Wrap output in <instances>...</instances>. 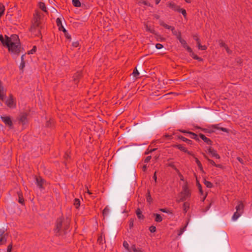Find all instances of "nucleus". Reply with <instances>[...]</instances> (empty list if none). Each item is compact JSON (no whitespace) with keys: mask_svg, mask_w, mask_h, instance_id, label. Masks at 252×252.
Instances as JSON below:
<instances>
[{"mask_svg":"<svg viewBox=\"0 0 252 252\" xmlns=\"http://www.w3.org/2000/svg\"><path fill=\"white\" fill-rule=\"evenodd\" d=\"M4 39L2 35L0 34V41L3 45L6 46L9 52L13 55H18L20 52V45L19 42L18 36L14 34L8 37L5 36Z\"/></svg>","mask_w":252,"mask_h":252,"instance_id":"nucleus-1","label":"nucleus"},{"mask_svg":"<svg viewBox=\"0 0 252 252\" xmlns=\"http://www.w3.org/2000/svg\"><path fill=\"white\" fill-rule=\"evenodd\" d=\"M69 220L67 219H64L61 218H59L56 221L55 231L56 233L65 232L69 228Z\"/></svg>","mask_w":252,"mask_h":252,"instance_id":"nucleus-2","label":"nucleus"},{"mask_svg":"<svg viewBox=\"0 0 252 252\" xmlns=\"http://www.w3.org/2000/svg\"><path fill=\"white\" fill-rule=\"evenodd\" d=\"M40 15L38 12H36L34 14L32 25L31 28V31L35 35L38 36L40 34L39 26L40 24Z\"/></svg>","mask_w":252,"mask_h":252,"instance_id":"nucleus-3","label":"nucleus"},{"mask_svg":"<svg viewBox=\"0 0 252 252\" xmlns=\"http://www.w3.org/2000/svg\"><path fill=\"white\" fill-rule=\"evenodd\" d=\"M190 191L189 189L187 184L185 183L182 187V190L179 195V199L177 200L178 202H182L190 196Z\"/></svg>","mask_w":252,"mask_h":252,"instance_id":"nucleus-4","label":"nucleus"},{"mask_svg":"<svg viewBox=\"0 0 252 252\" xmlns=\"http://www.w3.org/2000/svg\"><path fill=\"white\" fill-rule=\"evenodd\" d=\"M5 104L9 108H15L16 106V103L12 95H10L9 97L5 101Z\"/></svg>","mask_w":252,"mask_h":252,"instance_id":"nucleus-5","label":"nucleus"},{"mask_svg":"<svg viewBox=\"0 0 252 252\" xmlns=\"http://www.w3.org/2000/svg\"><path fill=\"white\" fill-rule=\"evenodd\" d=\"M1 119L3 121V122L6 125H7L9 128H11L12 127V122L11 120V118L9 116H1Z\"/></svg>","mask_w":252,"mask_h":252,"instance_id":"nucleus-6","label":"nucleus"},{"mask_svg":"<svg viewBox=\"0 0 252 252\" xmlns=\"http://www.w3.org/2000/svg\"><path fill=\"white\" fill-rule=\"evenodd\" d=\"M7 234L4 233L3 230H0V245L5 243L7 240Z\"/></svg>","mask_w":252,"mask_h":252,"instance_id":"nucleus-7","label":"nucleus"},{"mask_svg":"<svg viewBox=\"0 0 252 252\" xmlns=\"http://www.w3.org/2000/svg\"><path fill=\"white\" fill-rule=\"evenodd\" d=\"M208 152L212 157H215L217 159L220 158V156L217 154V151L211 147L208 149Z\"/></svg>","mask_w":252,"mask_h":252,"instance_id":"nucleus-8","label":"nucleus"},{"mask_svg":"<svg viewBox=\"0 0 252 252\" xmlns=\"http://www.w3.org/2000/svg\"><path fill=\"white\" fill-rule=\"evenodd\" d=\"M244 205L242 201H239L238 202V204L236 207V211L241 212V213H243Z\"/></svg>","mask_w":252,"mask_h":252,"instance_id":"nucleus-9","label":"nucleus"},{"mask_svg":"<svg viewBox=\"0 0 252 252\" xmlns=\"http://www.w3.org/2000/svg\"><path fill=\"white\" fill-rule=\"evenodd\" d=\"M199 136L206 144L209 145H212V141L209 138L206 137L204 134L200 133Z\"/></svg>","mask_w":252,"mask_h":252,"instance_id":"nucleus-10","label":"nucleus"},{"mask_svg":"<svg viewBox=\"0 0 252 252\" xmlns=\"http://www.w3.org/2000/svg\"><path fill=\"white\" fill-rule=\"evenodd\" d=\"M211 128L214 129H217L222 130L223 132H228V129L224 127H220L219 126V125H213L210 126Z\"/></svg>","mask_w":252,"mask_h":252,"instance_id":"nucleus-11","label":"nucleus"},{"mask_svg":"<svg viewBox=\"0 0 252 252\" xmlns=\"http://www.w3.org/2000/svg\"><path fill=\"white\" fill-rule=\"evenodd\" d=\"M27 115L26 113L21 114L20 116L19 121L23 124L27 122Z\"/></svg>","mask_w":252,"mask_h":252,"instance_id":"nucleus-12","label":"nucleus"},{"mask_svg":"<svg viewBox=\"0 0 252 252\" xmlns=\"http://www.w3.org/2000/svg\"><path fill=\"white\" fill-rule=\"evenodd\" d=\"M169 7L174 11H178L179 10L180 6L176 5L175 3L171 2L168 4Z\"/></svg>","mask_w":252,"mask_h":252,"instance_id":"nucleus-13","label":"nucleus"},{"mask_svg":"<svg viewBox=\"0 0 252 252\" xmlns=\"http://www.w3.org/2000/svg\"><path fill=\"white\" fill-rule=\"evenodd\" d=\"M36 184L40 188H42L44 180L41 177H39L36 178Z\"/></svg>","mask_w":252,"mask_h":252,"instance_id":"nucleus-14","label":"nucleus"},{"mask_svg":"<svg viewBox=\"0 0 252 252\" xmlns=\"http://www.w3.org/2000/svg\"><path fill=\"white\" fill-rule=\"evenodd\" d=\"M136 214L137 216V218L139 219L143 220L144 219V216L142 214V212L141 211L139 208H137L136 210Z\"/></svg>","mask_w":252,"mask_h":252,"instance_id":"nucleus-15","label":"nucleus"},{"mask_svg":"<svg viewBox=\"0 0 252 252\" xmlns=\"http://www.w3.org/2000/svg\"><path fill=\"white\" fill-rule=\"evenodd\" d=\"M153 215L155 217V220L156 222H160L162 220V218L160 215L158 214H154Z\"/></svg>","mask_w":252,"mask_h":252,"instance_id":"nucleus-16","label":"nucleus"},{"mask_svg":"<svg viewBox=\"0 0 252 252\" xmlns=\"http://www.w3.org/2000/svg\"><path fill=\"white\" fill-rule=\"evenodd\" d=\"M242 214L241 212H239L236 211L234 213V215L232 216V220H236Z\"/></svg>","mask_w":252,"mask_h":252,"instance_id":"nucleus-17","label":"nucleus"},{"mask_svg":"<svg viewBox=\"0 0 252 252\" xmlns=\"http://www.w3.org/2000/svg\"><path fill=\"white\" fill-rule=\"evenodd\" d=\"M38 6H39V8L42 11H43L44 12H47L46 7L45 4L44 2H39Z\"/></svg>","mask_w":252,"mask_h":252,"instance_id":"nucleus-18","label":"nucleus"},{"mask_svg":"<svg viewBox=\"0 0 252 252\" xmlns=\"http://www.w3.org/2000/svg\"><path fill=\"white\" fill-rule=\"evenodd\" d=\"M159 24L167 29L171 30L172 28H173V27H171L170 26L167 25L164 22H163V21H161L159 22Z\"/></svg>","mask_w":252,"mask_h":252,"instance_id":"nucleus-19","label":"nucleus"},{"mask_svg":"<svg viewBox=\"0 0 252 252\" xmlns=\"http://www.w3.org/2000/svg\"><path fill=\"white\" fill-rule=\"evenodd\" d=\"M175 147H177L178 149L180 150L181 151H182L184 152H187V149H186V148H185V147H184L183 145H182L181 144L176 145L175 146Z\"/></svg>","mask_w":252,"mask_h":252,"instance_id":"nucleus-20","label":"nucleus"},{"mask_svg":"<svg viewBox=\"0 0 252 252\" xmlns=\"http://www.w3.org/2000/svg\"><path fill=\"white\" fill-rule=\"evenodd\" d=\"M195 162H196V164H197L198 168L201 171L203 172V166H202L200 161L196 158H195Z\"/></svg>","mask_w":252,"mask_h":252,"instance_id":"nucleus-21","label":"nucleus"},{"mask_svg":"<svg viewBox=\"0 0 252 252\" xmlns=\"http://www.w3.org/2000/svg\"><path fill=\"white\" fill-rule=\"evenodd\" d=\"M131 249H132L133 252H143V251L141 249L136 248V246L135 245H133L131 247Z\"/></svg>","mask_w":252,"mask_h":252,"instance_id":"nucleus-22","label":"nucleus"},{"mask_svg":"<svg viewBox=\"0 0 252 252\" xmlns=\"http://www.w3.org/2000/svg\"><path fill=\"white\" fill-rule=\"evenodd\" d=\"M188 133L190 135L191 138L195 139L196 140H199L198 136L195 133L192 132H189Z\"/></svg>","mask_w":252,"mask_h":252,"instance_id":"nucleus-23","label":"nucleus"},{"mask_svg":"<svg viewBox=\"0 0 252 252\" xmlns=\"http://www.w3.org/2000/svg\"><path fill=\"white\" fill-rule=\"evenodd\" d=\"M145 30L146 31H148L151 33H155V30H154V28L150 27L147 25H145Z\"/></svg>","mask_w":252,"mask_h":252,"instance_id":"nucleus-24","label":"nucleus"},{"mask_svg":"<svg viewBox=\"0 0 252 252\" xmlns=\"http://www.w3.org/2000/svg\"><path fill=\"white\" fill-rule=\"evenodd\" d=\"M72 3L75 7L81 6V2L79 0H72Z\"/></svg>","mask_w":252,"mask_h":252,"instance_id":"nucleus-25","label":"nucleus"},{"mask_svg":"<svg viewBox=\"0 0 252 252\" xmlns=\"http://www.w3.org/2000/svg\"><path fill=\"white\" fill-rule=\"evenodd\" d=\"M189 208V203H188L187 202H185L183 205V208H184V210L185 211V212H187L188 211Z\"/></svg>","mask_w":252,"mask_h":252,"instance_id":"nucleus-26","label":"nucleus"},{"mask_svg":"<svg viewBox=\"0 0 252 252\" xmlns=\"http://www.w3.org/2000/svg\"><path fill=\"white\" fill-rule=\"evenodd\" d=\"M178 12H181L183 15L184 16V17L186 18L187 17V12H186V10L183 8H181L180 7L179 8V10H178Z\"/></svg>","mask_w":252,"mask_h":252,"instance_id":"nucleus-27","label":"nucleus"},{"mask_svg":"<svg viewBox=\"0 0 252 252\" xmlns=\"http://www.w3.org/2000/svg\"><path fill=\"white\" fill-rule=\"evenodd\" d=\"M56 23L57 26L59 27V30H62L61 27L62 26L61 20L58 18L56 20Z\"/></svg>","mask_w":252,"mask_h":252,"instance_id":"nucleus-28","label":"nucleus"},{"mask_svg":"<svg viewBox=\"0 0 252 252\" xmlns=\"http://www.w3.org/2000/svg\"><path fill=\"white\" fill-rule=\"evenodd\" d=\"M74 205L76 208H78L80 205V201L79 199L75 198L74 201Z\"/></svg>","mask_w":252,"mask_h":252,"instance_id":"nucleus-29","label":"nucleus"},{"mask_svg":"<svg viewBox=\"0 0 252 252\" xmlns=\"http://www.w3.org/2000/svg\"><path fill=\"white\" fill-rule=\"evenodd\" d=\"M198 49L201 50H205L207 49V47L205 45H201L200 43V42L198 41V43H197Z\"/></svg>","mask_w":252,"mask_h":252,"instance_id":"nucleus-30","label":"nucleus"},{"mask_svg":"<svg viewBox=\"0 0 252 252\" xmlns=\"http://www.w3.org/2000/svg\"><path fill=\"white\" fill-rule=\"evenodd\" d=\"M205 158L208 160V162L213 166L216 165V163L212 159L209 158L206 156H204Z\"/></svg>","mask_w":252,"mask_h":252,"instance_id":"nucleus-31","label":"nucleus"},{"mask_svg":"<svg viewBox=\"0 0 252 252\" xmlns=\"http://www.w3.org/2000/svg\"><path fill=\"white\" fill-rule=\"evenodd\" d=\"M220 46H222V47H223L225 48L226 51L228 54L231 53V52L230 51V50L229 49L228 47L225 44V43H220Z\"/></svg>","mask_w":252,"mask_h":252,"instance_id":"nucleus-32","label":"nucleus"},{"mask_svg":"<svg viewBox=\"0 0 252 252\" xmlns=\"http://www.w3.org/2000/svg\"><path fill=\"white\" fill-rule=\"evenodd\" d=\"M204 184L205 185V186L207 187V188H211L213 186V184L212 183H211L209 181H206V180H205L204 181Z\"/></svg>","mask_w":252,"mask_h":252,"instance_id":"nucleus-33","label":"nucleus"},{"mask_svg":"<svg viewBox=\"0 0 252 252\" xmlns=\"http://www.w3.org/2000/svg\"><path fill=\"white\" fill-rule=\"evenodd\" d=\"M132 74L133 75L134 77L137 78L138 77V76H139V72L138 71V70H137L136 68H135L133 71V73H132Z\"/></svg>","mask_w":252,"mask_h":252,"instance_id":"nucleus-34","label":"nucleus"},{"mask_svg":"<svg viewBox=\"0 0 252 252\" xmlns=\"http://www.w3.org/2000/svg\"><path fill=\"white\" fill-rule=\"evenodd\" d=\"M181 139L183 141H185V142H187L188 144H191V143H192V141L189 139H188L187 138L184 137H183L182 136L181 137Z\"/></svg>","mask_w":252,"mask_h":252,"instance_id":"nucleus-35","label":"nucleus"},{"mask_svg":"<svg viewBox=\"0 0 252 252\" xmlns=\"http://www.w3.org/2000/svg\"><path fill=\"white\" fill-rule=\"evenodd\" d=\"M186 227H187V226L186 225L184 227H183L180 229L179 233H178L179 236L181 235L183 233V232L186 230Z\"/></svg>","mask_w":252,"mask_h":252,"instance_id":"nucleus-36","label":"nucleus"},{"mask_svg":"<svg viewBox=\"0 0 252 252\" xmlns=\"http://www.w3.org/2000/svg\"><path fill=\"white\" fill-rule=\"evenodd\" d=\"M36 47L35 46H34L32 50L28 51V54H32L34 53L36 51Z\"/></svg>","mask_w":252,"mask_h":252,"instance_id":"nucleus-37","label":"nucleus"},{"mask_svg":"<svg viewBox=\"0 0 252 252\" xmlns=\"http://www.w3.org/2000/svg\"><path fill=\"white\" fill-rule=\"evenodd\" d=\"M175 170L178 172L180 179L181 181H184V176L181 174V173L179 172V171L177 168H175Z\"/></svg>","mask_w":252,"mask_h":252,"instance_id":"nucleus-38","label":"nucleus"},{"mask_svg":"<svg viewBox=\"0 0 252 252\" xmlns=\"http://www.w3.org/2000/svg\"><path fill=\"white\" fill-rule=\"evenodd\" d=\"M147 201L149 203H151L152 201V198L149 192H148V195L147 196Z\"/></svg>","mask_w":252,"mask_h":252,"instance_id":"nucleus-39","label":"nucleus"},{"mask_svg":"<svg viewBox=\"0 0 252 252\" xmlns=\"http://www.w3.org/2000/svg\"><path fill=\"white\" fill-rule=\"evenodd\" d=\"M179 41L181 43V44L184 46V47H186L187 46V42L184 39H181L179 40Z\"/></svg>","mask_w":252,"mask_h":252,"instance_id":"nucleus-40","label":"nucleus"},{"mask_svg":"<svg viewBox=\"0 0 252 252\" xmlns=\"http://www.w3.org/2000/svg\"><path fill=\"white\" fill-rule=\"evenodd\" d=\"M171 31L172 32V33L175 35L176 36H177V35L178 34V33H180L181 32H178L177 31H176L175 30V28L173 27V28H172V30H171Z\"/></svg>","mask_w":252,"mask_h":252,"instance_id":"nucleus-41","label":"nucleus"},{"mask_svg":"<svg viewBox=\"0 0 252 252\" xmlns=\"http://www.w3.org/2000/svg\"><path fill=\"white\" fill-rule=\"evenodd\" d=\"M24 202V200L22 197V195L19 194V202L21 204H23Z\"/></svg>","mask_w":252,"mask_h":252,"instance_id":"nucleus-42","label":"nucleus"},{"mask_svg":"<svg viewBox=\"0 0 252 252\" xmlns=\"http://www.w3.org/2000/svg\"><path fill=\"white\" fill-rule=\"evenodd\" d=\"M123 246L127 250H129V245L127 242L124 241L123 243Z\"/></svg>","mask_w":252,"mask_h":252,"instance_id":"nucleus-43","label":"nucleus"},{"mask_svg":"<svg viewBox=\"0 0 252 252\" xmlns=\"http://www.w3.org/2000/svg\"><path fill=\"white\" fill-rule=\"evenodd\" d=\"M149 230L150 231V232H151L152 233L156 232V226H150L149 228Z\"/></svg>","mask_w":252,"mask_h":252,"instance_id":"nucleus-44","label":"nucleus"},{"mask_svg":"<svg viewBox=\"0 0 252 252\" xmlns=\"http://www.w3.org/2000/svg\"><path fill=\"white\" fill-rule=\"evenodd\" d=\"M156 47L158 49H160L163 48V45L161 44L160 43H157L156 45Z\"/></svg>","mask_w":252,"mask_h":252,"instance_id":"nucleus-45","label":"nucleus"},{"mask_svg":"<svg viewBox=\"0 0 252 252\" xmlns=\"http://www.w3.org/2000/svg\"><path fill=\"white\" fill-rule=\"evenodd\" d=\"M133 223H134V220L133 219H131L129 221V227L131 228L132 227H133Z\"/></svg>","mask_w":252,"mask_h":252,"instance_id":"nucleus-46","label":"nucleus"},{"mask_svg":"<svg viewBox=\"0 0 252 252\" xmlns=\"http://www.w3.org/2000/svg\"><path fill=\"white\" fill-rule=\"evenodd\" d=\"M197 186H198V189L199 190L200 193L201 194H203V191H202V188H201V185L199 183H198L197 184Z\"/></svg>","mask_w":252,"mask_h":252,"instance_id":"nucleus-47","label":"nucleus"},{"mask_svg":"<svg viewBox=\"0 0 252 252\" xmlns=\"http://www.w3.org/2000/svg\"><path fill=\"white\" fill-rule=\"evenodd\" d=\"M151 159V156H148L147 157H146V158L144 160V162L145 163H148L150 160V159Z\"/></svg>","mask_w":252,"mask_h":252,"instance_id":"nucleus-48","label":"nucleus"},{"mask_svg":"<svg viewBox=\"0 0 252 252\" xmlns=\"http://www.w3.org/2000/svg\"><path fill=\"white\" fill-rule=\"evenodd\" d=\"M12 245L11 244L8 245V246L7 247V252H11V251L12 249Z\"/></svg>","mask_w":252,"mask_h":252,"instance_id":"nucleus-49","label":"nucleus"},{"mask_svg":"<svg viewBox=\"0 0 252 252\" xmlns=\"http://www.w3.org/2000/svg\"><path fill=\"white\" fill-rule=\"evenodd\" d=\"M25 63L24 61H22L21 62V63L20 65V69H23L24 67H25Z\"/></svg>","mask_w":252,"mask_h":252,"instance_id":"nucleus-50","label":"nucleus"},{"mask_svg":"<svg viewBox=\"0 0 252 252\" xmlns=\"http://www.w3.org/2000/svg\"><path fill=\"white\" fill-rule=\"evenodd\" d=\"M54 123L53 120H50L49 122H47V126H51V124Z\"/></svg>","mask_w":252,"mask_h":252,"instance_id":"nucleus-51","label":"nucleus"},{"mask_svg":"<svg viewBox=\"0 0 252 252\" xmlns=\"http://www.w3.org/2000/svg\"><path fill=\"white\" fill-rule=\"evenodd\" d=\"M185 48L187 49V51L189 52H192V49L189 46H188V45H187V46L186 47H185Z\"/></svg>","mask_w":252,"mask_h":252,"instance_id":"nucleus-52","label":"nucleus"},{"mask_svg":"<svg viewBox=\"0 0 252 252\" xmlns=\"http://www.w3.org/2000/svg\"><path fill=\"white\" fill-rule=\"evenodd\" d=\"M176 37L177 38V39L180 40V39H182V37H181V32L178 33V34L177 35V36H176Z\"/></svg>","mask_w":252,"mask_h":252,"instance_id":"nucleus-53","label":"nucleus"},{"mask_svg":"<svg viewBox=\"0 0 252 252\" xmlns=\"http://www.w3.org/2000/svg\"><path fill=\"white\" fill-rule=\"evenodd\" d=\"M108 212V209L106 207L104 209V210L103 211V214H106Z\"/></svg>","mask_w":252,"mask_h":252,"instance_id":"nucleus-54","label":"nucleus"},{"mask_svg":"<svg viewBox=\"0 0 252 252\" xmlns=\"http://www.w3.org/2000/svg\"><path fill=\"white\" fill-rule=\"evenodd\" d=\"M193 38L194 40H195L197 41V43H198V42L199 41V38H198L197 35H194L193 36Z\"/></svg>","mask_w":252,"mask_h":252,"instance_id":"nucleus-55","label":"nucleus"},{"mask_svg":"<svg viewBox=\"0 0 252 252\" xmlns=\"http://www.w3.org/2000/svg\"><path fill=\"white\" fill-rule=\"evenodd\" d=\"M215 166H216L217 167L220 168H223L222 165H221V164H216V165H215Z\"/></svg>","mask_w":252,"mask_h":252,"instance_id":"nucleus-56","label":"nucleus"},{"mask_svg":"<svg viewBox=\"0 0 252 252\" xmlns=\"http://www.w3.org/2000/svg\"><path fill=\"white\" fill-rule=\"evenodd\" d=\"M153 16L154 18H155L157 19H158L159 18V16L158 14H154Z\"/></svg>","mask_w":252,"mask_h":252,"instance_id":"nucleus-57","label":"nucleus"},{"mask_svg":"<svg viewBox=\"0 0 252 252\" xmlns=\"http://www.w3.org/2000/svg\"><path fill=\"white\" fill-rule=\"evenodd\" d=\"M61 29H62L61 31H62L64 32H66V30L64 28V27L63 26V25L61 27Z\"/></svg>","mask_w":252,"mask_h":252,"instance_id":"nucleus-58","label":"nucleus"},{"mask_svg":"<svg viewBox=\"0 0 252 252\" xmlns=\"http://www.w3.org/2000/svg\"><path fill=\"white\" fill-rule=\"evenodd\" d=\"M153 178L155 180V182H156L157 178L156 172H155V174L154 175Z\"/></svg>","mask_w":252,"mask_h":252,"instance_id":"nucleus-59","label":"nucleus"},{"mask_svg":"<svg viewBox=\"0 0 252 252\" xmlns=\"http://www.w3.org/2000/svg\"><path fill=\"white\" fill-rule=\"evenodd\" d=\"M237 158L241 163H243V159L241 158L238 157Z\"/></svg>","mask_w":252,"mask_h":252,"instance_id":"nucleus-60","label":"nucleus"},{"mask_svg":"<svg viewBox=\"0 0 252 252\" xmlns=\"http://www.w3.org/2000/svg\"><path fill=\"white\" fill-rule=\"evenodd\" d=\"M160 211L162 212H164V213H167V211H166V210L165 209H160Z\"/></svg>","mask_w":252,"mask_h":252,"instance_id":"nucleus-61","label":"nucleus"},{"mask_svg":"<svg viewBox=\"0 0 252 252\" xmlns=\"http://www.w3.org/2000/svg\"><path fill=\"white\" fill-rule=\"evenodd\" d=\"M147 169V166L146 165H144L143 166V171H146Z\"/></svg>","mask_w":252,"mask_h":252,"instance_id":"nucleus-62","label":"nucleus"},{"mask_svg":"<svg viewBox=\"0 0 252 252\" xmlns=\"http://www.w3.org/2000/svg\"><path fill=\"white\" fill-rule=\"evenodd\" d=\"M169 166H170L171 167H172L174 168L175 169V168H176L174 166V164H173V163H170V164H169Z\"/></svg>","mask_w":252,"mask_h":252,"instance_id":"nucleus-63","label":"nucleus"},{"mask_svg":"<svg viewBox=\"0 0 252 252\" xmlns=\"http://www.w3.org/2000/svg\"><path fill=\"white\" fill-rule=\"evenodd\" d=\"M186 153H187L189 155L193 156L192 153L189 151H188V150H187V152H186Z\"/></svg>","mask_w":252,"mask_h":252,"instance_id":"nucleus-64","label":"nucleus"}]
</instances>
